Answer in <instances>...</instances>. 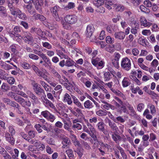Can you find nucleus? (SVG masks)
<instances>
[{"instance_id": "f257e3e1", "label": "nucleus", "mask_w": 159, "mask_h": 159, "mask_svg": "<svg viewBox=\"0 0 159 159\" xmlns=\"http://www.w3.org/2000/svg\"><path fill=\"white\" fill-rule=\"evenodd\" d=\"M78 19V17L75 15H67L64 17V21H61V23L64 29H67L70 27V25L76 24Z\"/></svg>"}, {"instance_id": "f03ea898", "label": "nucleus", "mask_w": 159, "mask_h": 159, "mask_svg": "<svg viewBox=\"0 0 159 159\" xmlns=\"http://www.w3.org/2000/svg\"><path fill=\"white\" fill-rule=\"evenodd\" d=\"M63 79H59V82L64 85L65 87L68 90H70V87H74L75 83L73 81H70L65 76L62 77Z\"/></svg>"}, {"instance_id": "7ed1b4c3", "label": "nucleus", "mask_w": 159, "mask_h": 159, "mask_svg": "<svg viewBox=\"0 0 159 159\" xmlns=\"http://www.w3.org/2000/svg\"><path fill=\"white\" fill-rule=\"evenodd\" d=\"M115 99L120 104H119L115 101H114L115 104L116 108H117L118 110H119L121 112H127V110L126 107L125 106L122 101L119 98L117 97L115 98Z\"/></svg>"}, {"instance_id": "20e7f679", "label": "nucleus", "mask_w": 159, "mask_h": 159, "mask_svg": "<svg viewBox=\"0 0 159 159\" xmlns=\"http://www.w3.org/2000/svg\"><path fill=\"white\" fill-rule=\"evenodd\" d=\"M121 65L122 67L125 70H129L131 68L130 60L127 57L123 58L121 61Z\"/></svg>"}, {"instance_id": "39448f33", "label": "nucleus", "mask_w": 159, "mask_h": 159, "mask_svg": "<svg viewBox=\"0 0 159 159\" xmlns=\"http://www.w3.org/2000/svg\"><path fill=\"white\" fill-rule=\"evenodd\" d=\"M91 62L93 65L98 69L102 68L104 66V62L98 58H92L91 60Z\"/></svg>"}, {"instance_id": "423d86ee", "label": "nucleus", "mask_w": 159, "mask_h": 159, "mask_svg": "<svg viewBox=\"0 0 159 159\" xmlns=\"http://www.w3.org/2000/svg\"><path fill=\"white\" fill-rule=\"evenodd\" d=\"M84 121L86 123V124L90 130V134H89L90 136L93 138L94 140H96L97 138L95 135L96 131L95 129L93 126L87 120L84 118Z\"/></svg>"}, {"instance_id": "0eeeda50", "label": "nucleus", "mask_w": 159, "mask_h": 159, "mask_svg": "<svg viewBox=\"0 0 159 159\" xmlns=\"http://www.w3.org/2000/svg\"><path fill=\"white\" fill-rule=\"evenodd\" d=\"M34 4L35 5L36 9L38 10L41 13L42 11L41 10V6L44 4L45 6L47 5V2L46 0H37V1H35V4Z\"/></svg>"}, {"instance_id": "6e6552de", "label": "nucleus", "mask_w": 159, "mask_h": 159, "mask_svg": "<svg viewBox=\"0 0 159 159\" xmlns=\"http://www.w3.org/2000/svg\"><path fill=\"white\" fill-rule=\"evenodd\" d=\"M15 101L19 103L22 106L24 107L26 106L30 107L31 105V103L29 101H25L23 98L18 96L15 98Z\"/></svg>"}, {"instance_id": "1a4fd4ad", "label": "nucleus", "mask_w": 159, "mask_h": 159, "mask_svg": "<svg viewBox=\"0 0 159 159\" xmlns=\"http://www.w3.org/2000/svg\"><path fill=\"white\" fill-rule=\"evenodd\" d=\"M8 6L10 8L11 13L12 15L17 16L18 14L20 13V11L18 9L16 8L13 7L11 3H9Z\"/></svg>"}, {"instance_id": "9d476101", "label": "nucleus", "mask_w": 159, "mask_h": 159, "mask_svg": "<svg viewBox=\"0 0 159 159\" xmlns=\"http://www.w3.org/2000/svg\"><path fill=\"white\" fill-rule=\"evenodd\" d=\"M23 39L25 42L28 43H30L33 40V38L30 33L26 32L23 36Z\"/></svg>"}, {"instance_id": "9b49d317", "label": "nucleus", "mask_w": 159, "mask_h": 159, "mask_svg": "<svg viewBox=\"0 0 159 159\" xmlns=\"http://www.w3.org/2000/svg\"><path fill=\"white\" fill-rule=\"evenodd\" d=\"M60 7L58 6L54 7L51 9V12L52 13L53 16L57 21L60 20V19L58 16L57 11H59Z\"/></svg>"}, {"instance_id": "f8f14e48", "label": "nucleus", "mask_w": 159, "mask_h": 159, "mask_svg": "<svg viewBox=\"0 0 159 159\" xmlns=\"http://www.w3.org/2000/svg\"><path fill=\"white\" fill-rule=\"evenodd\" d=\"M94 30V28L93 25H90L88 26L86 28V35L88 37H91Z\"/></svg>"}, {"instance_id": "ddd939ff", "label": "nucleus", "mask_w": 159, "mask_h": 159, "mask_svg": "<svg viewBox=\"0 0 159 159\" xmlns=\"http://www.w3.org/2000/svg\"><path fill=\"white\" fill-rule=\"evenodd\" d=\"M115 38L119 40L123 39L125 37V33L122 31L115 32L114 34Z\"/></svg>"}, {"instance_id": "4468645a", "label": "nucleus", "mask_w": 159, "mask_h": 159, "mask_svg": "<svg viewBox=\"0 0 159 159\" xmlns=\"http://www.w3.org/2000/svg\"><path fill=\"white\" fill-rule=\"evenodd\" d=\"M140 24L141 25L144 27H149L151 25L152 23L147 21L145 17H141L140 19Z\"/></svg>"}, {"instance_id": "2eb2a0df", "label": "nucleus", "mask_w": 159, "mask_h": 159, "mask_svg": "<svg viewBox=\"0 0 159 159\" xmlns=\"http://www.w3.org/2000/svg\"><path fill=\"white\" fill-rule=\"evenodd\" d=\"M11 88L12 91L17 92V93L19 95H21L25 98H27V96L26 94V93L21 91L18 90L16 86L13 85L11 87Z\"/></svg>"}, {"instance_id": "dca6fc26", "label": "nucleus", "mask_w": 159, "mask_h": 159, "mask_svg": "<svg viewBox=\"0 0 159 159\" xmlns=\"http://www.w3.org/2000/svg\"><path fill=\"white\" fill-rule=\"evenodd\" d=\"M79 121V120L78 119H75L73 120L72 127L73 128L76 129L78 130H80L82 129L81 125L78 123Z\"/></svg>"}, {"instance_id": "f3484780", "label": "nucleus", "mask_w": 159, "mask_h": 159, "mask_svg": "<svg viewBox=\"0 0 159 159\" xmlns=\"http://www.w3.org/2000/svg\"><path fill=\"white\" fill-rule=\"evenodd\" d=\"M11 134L6 132L5 134V137L6 139L12 144H13L15 143V140Z\"/></svg>"}, {"instance_id": "a211bd4d", "label": "nucleus", "mask_w": 159, "mask_h": 159, "mask_svg": "<svg viewBox=\"0 0 159 159\" xmlns=\"http://www.w3.org/2000/svg\"><path fill=\"white\" fill-rule=\"evenodd\" d=\"M63 101L64 102H67L69 105H71L72 103L71 97L70 95L67 93L65 94L64 96Z\"/></svg>"}, {"instance_id": "6ab92c4d", "label": "nucleus", "mask_w": 159, "mask_h": 159, "mask_svg": "<svg viewBox=\"0 0 159 159\" xmlns=\"http://www.w3.org/2000/svg\"><path fill=\"white\" fill-rule=\"evenodd\" d=\"M62 143L63 145L62 146V148H64L68 146L70 143V140L66 137L64 136L63 137V140L62 141Z\"/></svg>"}, {"instance_id": "aec40b11", "label": "nucleus", "mask_w": 159, "mask_h": 159, "mask_svg": "<svg viewBox=\"0 0 159 159\" xmlns=\"http://www.w3.org/2000/svg\"><path fill=\"white\" fill-rule=\"evenodd\" d=\"M71 96L73 99V103L79 107L83 108V106L78 99L74 96L72 95Z\"/></svg>"}, {"instance_id": "412c9836", "label": "nucleus", "mask_w": 159, "mask_h": 159, "mask_svg": "<svg viewBox=\"0 0 159 159\" xmlns=\"http://www.w3.org/2000/svg\"><path fill=\"white\" fill-rule=\"evenodd\" d=\"M106 85H107L109 88H110L111 90L114 93L117 94L118 95H123V94L120 91H117L115 89L112 88L113 83L112 82H109L106 84Z\"/></svg>"}, {"instance_id": "4be33fe9", "label": "nucleus", "mask_w": 159, "mask_h": 159, "mask_svg": "<svg viewBox=\"0 0 159 159\" xmlns=\"http://www.w3.org/2000/svg\"><path fill=\"white\" fill-rule=\"evenodd\" d=\"M35 146L38 151H43L45 148V145L41 143L40 142H36L35 143Z\"/></svg>"}, {"instance_id": "5701e85b", "label": "nucleus", "mask_w": 159, "mask_h": 159, "mask_svg": "<svg viewBox=\"0 0 159 159\" xmlns=\"http://www.w3.org/2000/svg\"><path fill=\"white\" fill-rule=\"evenodd\" d=\"M40 84L42 86L44 87L45 90L46 91L51 92L52 90L51 88L48 86L47 84L44 82L43 81H40Z\"/></svg>"}, {"instance_id": "b1692460", "label": "nucleus", "mask_w": 159, "mask_h": 159, "mask_svg": "<svg viewBox=\"0 0 159 159\" xmlns=\"http://www.w3.org/2000/svg\"><path fill=\"white\" fill-rule=\"evenodd\" d=\"M105 7L109 10L111 9L112 7L115 8L114 5L111 1L109 0H107L105 3Z\"/></svg>"}, {"instance_id": "393cba45", "label": "nucleus", "mask_w": 159, "mask_h": 159, "mask_svg": "<svg viewBox=\"0 0 159 159\" xmlns=\"http://www.w3.org/2000/svg\"><path fill=\"white\" fill-rule=\"evenodd\" d=\"M122 83L123 87L128 86L130 84L129 79L128 78L124 77L122 81Z\"/></svg>"}, {"instance_id": "a878e982", "label": "nucleus", "mask_w": 159, "mask_h": 159, "mask_svg": "<svg viewBox=\"0 0 159 159\" xmlns=\"http://www.w3.org/2000/svg\"><path fill=\"white\" fill-rule=\"evenodd\" d=\"M84 106L85 108L89 109L92 108L93 107L92 103L89 100L84 102Z\"/></svg>"}, {"instance_id": "bb28decb", "label": "nucleus", "mask_w": 159, "mask_h": 159, "mask_svg": "<svg viewBox=\"0 0 159 159\" xmlns=\"http://www.w3.org/2000/svg\"><path fill=\"white\" fill-rule=\"evenodd\" d=\"M26 94L27 96V97H29L34 101H36L38 100L37 98L35 96L33 93L29 90L26 91Z\"/></svg>"}, {"instance_id": "cd10ccee", "label": "nucleus", "mask_w": 159, "mask_h": 159, "mask_svg": "<svg viewBox=\"0 0 159 159\" xmlns=\"http://www.w3.org/2000/svg\"><path fill=\"white\" fill-rule=\"evenodd\" d=\"M104 0H95L93 2L94 5L98 7L103 5L104 4Z\"/></svg>"}, {"instance_id": "c85d7f7f", "label": "nucleus", "mask_w": 159, "mask_h": 159, "mask_svg": "<svg viewBox=\"0 0 159 159\" xmlns=\"http://www.w3.org/2000/svg\"><path fill=\"white\" fill-rule=\"evenodd\" d=\"M111 73L113 76H116V75L119 79H121L122 76V73L120 71L112 70Z\"/></svg>"}, {"instance_id": "c756f323", "label": "nucleus", "mask_w": 159, "mask_h": 159, "mask_svg": "<svg viewBox=\"0 0 159 159\" xmlns=\"http://www.w3.org/2000/svg\"><path fill=\"white\" fill-rule=\"evenodd\" d=\"M125 106H126L130 110V111L132 112V114H134L135 113L134 110L133 106L130 105L128 102H126L124 104Z\"/></svg>"}, {"instance_id": "7c9ffc66", "label": "nucleus", "mask_w": 159, "mask_h": 159, "mask_svg": "<svg viewBox=\"0 0 159 159\" xmlns=\"http://www.w3.org/2000/svg\"><path fill=\"white\" fill-rule=\"evenodd\" d=\"M107 112V111L106 110L100 109L96 112V114L98 116H106Z\"/></svg>"}, {"instance_id": "2f4dec72", "label": "nucleus", "mask_w": 159, "mask_h": 159, "mask_svg": "<svg viewBox=\"0 0 159 159\" xmlns=\"http://www.w3.org/2000/svg\"><path fill=\"white\" fill-rule=\"evenodd\" d=\"M109 125L113 130L116 131L117 129V127L115 123L112 122L110 120H108Z\"/></svg>"}, {"instance_id": "473e14b6", "label": "nucleus", "mask_w": 159, "mask_h": 159, "mask_svg": "<svg viewBox=\"0 0 159 159\" xmlns=\"http://www.w3.org/2000/svg\"><path fill=\"white\" fill-rule=\"evenodd\" d=\"M148 107L150 109L151 113L152 114H155L156 112V109L154 105L149 103L148 105Z\"/></svg>"}, {"instance_id": "72a5a7b5", "label": "nucleus", "mask_w": 159, "mask_h": 159, "mask_svg": "<svg viewBox=\"0 0 159 159\" xmlns=\"http://www.w3.org/2000/svg\"><path fill=\"white\" fill-rule=\"evenodd\" d=\"M115 8L117 11H123L124 9V7L123 6L120 5L115 4Z\"/></svg>"}, {"instance_id": "f704fd0d", "label": "nucleus", "mask_w": 159, "mask_h": 159, "mask_svg": "<svg viewBox=\"0 0 159 159\" xmlns=\"http://www.w3.org/2000/svg\"><path fill=\"white\" fill-rule=\"evenodd\" d=\"M22 39H23V37H22L20 34H16L15 37L12 39L16 41L19 43H20L21 42Z\"/></svg>"}, {"instance_id": "c9c22d12", "label": "nucleus", "mask_w": 159, "mask_h": 159, "mask_svg": "<svg viewBox=\"0 0 159 159\" xmlns=\"http://www.w3.org/2000/svg\"><path fill=\"white\" fill-rule=\"evenodd\" d=\"M26 8L30 14H33L34 13V10L33 9L32 5L28 4L26 6Z\"/></svg>"}, {"instance_id": "e433bc0d", "label": "nucleus", "mask_w": 159, "mask_h": 159, "mask_svg": "<svg viewBox=\"0 0 159 159\" xmlns=\"http://www.w3.org/2000/svg\"><path fill=\"white\" fill-rule=\"evenodd\" d=\"M37 74L39 76L42 77L44 80H47L48 78L46 75L47 74L46 72L45 73L41 71H39Z\"/></svg>"}, {"instance_id": "4c0bfd02", "label": "nucleus", "mask_w": 159, "mask_h": 159, "mask_svg": "<svg viewBox=\"0 0 159 159\" xmlns=\"http://www.w3.org/2000/svg\"><path fill=\"white\" fill-rule=\"evenodd\" d=\"M66 153L69 158L72 159L74 156L73 151L70 149H69L66 151Z\"/></svg>"}, {"instance_id": "58836bf2", "label": "nucleus", "mask_w": 159, "mask_h": 159, "mask_svg": "<svg viewBox=\"0 0 159 159\" xmlns=\"http://www.w3.org/2000/svg\"><path fill=\"white\" fill-rule=\"evenodd\" d=\"M139 8L141 11L145 13H148L150 11V10L149 9L146 8L145 7V6L141 5L140 6Z\"/></svg>"}, {"instance_id": "ea45409f", "label": "nucleus", "mask_w": 159, "mask_h": 159, "mask_svg": "<svg viewBox=\"0 0 159 159\" xmlns=\"http://www.w3.org/2000/svg\"><path fill=\"white\" fill-rule=\"evenodd\" d=\"M1 89L3 92H6L9 90V87L6 83H3L1 87Z\"/></svg>"}, {"instance_id": "a19ab883", "label": "nucleus", "mask_w": 159, "mask_h": 159, "mask_svg": "<svg viewBox=\"0 0 159 159\" xmlns=\"http://www.w3.org/2000/svg\"><path fill=\"white\" fill-rule=\"evenodd\" d=\"M104 123L102 122H98L97 125L98 129L100 130L103 131L104 129Z\"/></svg>"}, {"instance_id": "79ce46f5", "label": "nucleus", "mask_w": 159, "mask_h": 159, "mask_svg": "<svg viewBox=\"0 0 159 159\" xmlns=\"http://www.w3.org/2000/svg\"><path fill=\"white\" fill-rule=\"evenodd\" d=\"M74 65V61L70 59L67 60L65 62V66H71Z\"/></svg>"}, {"instance_id": "37998d69", "label": "nucleus", "mask_w": 159, "mask_h": 159, "mask_svg": "<svg viewBox=\"0 0 159 159\" xmlns=\"http://www.w3.org/2000/svg\"><path fill=\"white\" fill-rule=\"evenodd\" d=\"M106 42L108 43H112L114 42V39L110 36H107L106 39Z\"/></svg>"}, {"instance_id": "c03bdc74", "label": "nucleus", "mask_w": 159, "mask_h": 159, "mask_svg": "<svg viewBox=\"0 0 159 159\" xmlns=\"http://www.w3.org/2000/svg\"><path fill=\"white\" fill-rule=\"evenodd\" d=\"M145 107V105L143 103H140L137 105V110L139 112H141L143 110Z\"/></svg>"}, {"instance_id": "a18cd8bd", "label": "nucleus", "mask_w": 159, "mask_h": 159, "mask_svg": "<svg viewBox=\"0 0 159 159\" xmlns=\"http://www.w3.org/2000/svg\"><path fill=\"white\" fill-rule=\"evenodd\" d=\"M21 66L23 68L26 69H28L30 68V65L28 63L25 62L21 63Z\"/></svg>"}, {"instance_id": "49530a36", "label": "nucleus", "mask_w": 159, "mask_h": 159, "mask_svg": "<svg viewBox=\"0 0 159 159\" xmlns=\"http://www.w3.org/2000/svg\"><path fill=\"white\" fill-rule=\"evenodd\" d=\"M158 64V61L156 59H153L151 63V66L153 67H156Z\"/></svg>"}, {"instance_id": "de8ad7c7", "label": "nucleus", "mask_w": 159, "mask_h": 159, "mask_svg": "<svg viewBox=\"0 0 159 159\" xmlns=\"http://www.w3.org/2000/svg\"><path fill=\"white\" fill-rule=\"evenodd\" d=\"M98 143L101 147L103 148H107V149H109L110 148V146L109 145L104 143L102 142H99Z\"/></svg>"}, {"instance_id": "09e8293b", "label": "nucleus", "mask_w": 159, "mask_h": 159, "mask_svg": "<svg viewBox=\"0 0 159 159\" xmlns=\"http://www.w3.org/2000/svg\"><path fill=\"white\" fill-rule=\"evenodd\" d=\"M57 54L61 58H65L67 59L68 58V56L67 55H65L61 51H58L57 52Z\"/></svg>"}, {"instance_id": "8fccbe9b", "label": "nucleus", "mask_w": 159, "mask_h": 159, "mask_svg": "<svg viewBox=\"0 0 159 159\" xmlns=\"http://www.w3.org/2000/svg\"><path fill=\"white\" fill-rule=\"evenodd\" d=\"M104 77L105 80H109L112 77L111 74L109 72H105L104 74Z\"/></svg>"}, {"instance_id": "3c124183", "label": "nucleus", "mask_w": 159, "mask_h": 159, "mask_svg": "<svg viewBox=\"0 0 159 159\" xmlns=\"http://www.w3.org/2000/svg\"><path fill=\"white\" fill-rule=\"evenodd\" d=\"M19 18L25 20L27 19L26 15L24 13H22L20 11V13L17 16Z\"/></svg>"}, {"instance_id": "603ef678", "label": "nucleus", "mask_w": 159, "mask_h": 159, "mask_svg": "<svg viewBox=\"0 0 159 159\" xmlns=\"http://www.w3.org/2000/svg\"><path fill=\"white\" fill-rule=\"evenodd\" d=\"M7 31L9 34L10 36L12 39L13 38L16 36V34H17L16 33L14 30H7Z\"/></svg>"}, {"instance_id": "864d4df0", "label": "nucleus", "mask_w": 159, "mask_h": 159, "mask_svg": "<svg viewBox=\"0 0 159 159\" xmlns=\"http://www.w3.org/2000/svg\"><path fill=\"white\" fill-rule=\"evenodd\" d=\"M112 138L113 140L116 142L120 139V137L119 135L115 133H114L112 134Z\"/></svg>"}, {"instance_id": "5fc2aeb1", "label": "nucleus", "mask_w": 159, "mask_h": 159, "mask_svg": "<svg viewBox=\"0 0 159 159\" xmlns=\"http://www.w3.org/2000/svg\"><path fill=\"white\" fill-rule=\"evenodd\" d=\"M44 24L47 26H48L49 29L51 30H53L54 28H55V26L54 25H52L50 23H46V22H44Z\"/></svg>"}, {"instance_id": "6e6d98bb", "label": "nucleus", "mask_w": 159, "mask_h": 159, "mask_svg": "<svg viewBox=\"0 0 159 159\" xmlns=\"http://www.w3.org/2000/svg\"><path fill=\"white\" fill-rule=\"evenodd\" d=\"M75 7V4L73 2H69L67 5L65 7L66 10H68L73 8Z\"/></svg>"}, {"instance_id": "4d7b16f0", "label": "nucleus", "mask_w": 159, "mask_h": 159, "mask_svg": "<svg viewBox=\"0 0 159 159\" xmlns=\"http://www.w3.org/2000/svg\"><path fill=\"white\" fill-rule=\"evenodd\" d=\"M101 108L108 110L110 108V104L108 103L106 104H102L101 105Z\"/></svg>"}, {"instance_id": "13d9d810", "label": "nucleus", "mask_w": 159, "mask_h": 159, "mask_svg": "<svg viewBox=\"0 0 159 159\" xmlns=\"http://www.w3.org/2000/svg\"><path fill=\"white\" fill-rule=\"evenodd\" d=\"M43 46L48 49H50L52 48V47L50 44L47 42L42 43Z\"/></svg>"}, {"instance_id": "bf43d9fd", "label": "nucleus", "mask_w": 159, "mask_h": 159, "mask_svg": "<svg viewBox=\"0 0 159 159\" xmlns=\"http://www.w3.org/2000/svg\"><path fill=\"white\" fill-rule=\"evenodd\" d=\"M128 23L131 26H133L136 24V21L134 19L131 18L128 22Z\"/></svg>"}, {"instance_id": "052dcab7", "label": "nucleus", "mask_w": 159, "mask_h": 159, "mask_svg": "<svg viewBox=\"0 0 159 159\" xmlns=\"http://www.w3.org/2000/svg\"><path fill=\"white\" fill-rule=\"evenodd\" d=\"M7 82L10 84H13L15 82L14 78L12 77H9L7 79Z\"/></svg>"}, {"instance_id": "680f3d73", "label": "nucleus", "mask_w": 159, "mask_h": 159, "mask_svg": "<svg viewBox=\"0 0 159 159\" xmlns=\"http://www.w3.org/2000/svg\"><path fill=\"white\" fill-rule=\"evenodd\" d=\"M71 138L72 141L74 142L75 144L76 145H78L79 144V142L77 141L76 137L74 134H72L71 135Z\"/></svg>"}, {"instance_id": "e2e57ef3", "label": "nucleus", "mask_w": 159, "mask_h": 159, "mask_svg": "<svg viewBox=\"0 0 159 159\" xmlns=\"http://www.w3.org/2000/svg\"><path fill=\"white\" fill-rule=\"evenodd\" d=\"M50 114V113L47 111H42L41 113V114L46 119H47Z\"/></svg>"}, {"instance_id": "0e129e2a", "label": "nucleus", "mask_w": 159, "mask_h": 159, "mask_svg": "<svg viewBox=\"0 0 159 159\" xmlns=\"http://www.w3.org/2000/svg\"><path fill=\"white\" fill-rule=\"evenodd\" d=\"M44 61L45 62V64H43V65L47 67L48 66H50L51 65V62L49 58H48L46 59H45Z\"/></svg>"}, {"instance_id": "69168bd1", "label": "nucleus", "mask_w": 159, "mask_h": 159, "mask_svg": "<svg viewBox=\"0 0 159 159\" xmlns=\"http://www.w3.org/2000/svg\"><path fill=\"white\" fill-rule=\"evenodd\" d=\"M34 90L35 92L37 94H39L41 93H43L44 91L39 86L36 88V89H35Z\"/></svg>"}, {"instance_id": "338daca9", "label": "nucleus", "mask_w": 159, "mask_h": 159, "mask_svg": "<svg viewBox=\"0 0 159 159\" xmlns=\"http://www.w3.org/2000/svg\"><path fill=\"white\" fill-rule=\"evenodd\" d=\"M144 5L147 7H150L152 6L151 2L149 0H146L144 2Z\"/></svg>"}, {"instance_id": "774afa93", "label": "nucleus", "mask_w": 159, "mask_h": 159, "mask_svg": "<svg viewBox=\"0 0 159 159\" xmlns=\"http://www.w3.org/2000/svg\"><path fill=\"white\" fill-rule=\"evenodd\" d=\"M29 56L30 58L34 60H37L39 58L38 56L32 53L30 54Z\"/></svg>"}]
</instances>
